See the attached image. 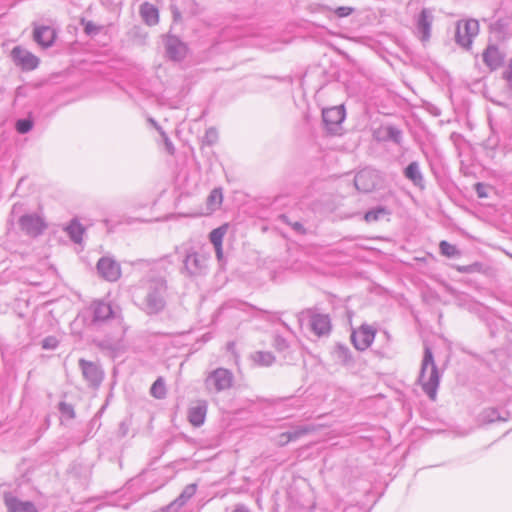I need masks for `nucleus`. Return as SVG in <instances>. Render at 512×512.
Wrapping results in <instances>:
<instances>
[{"label":"nucleus","instance_id":"1","mask_svg":"<svg viewBox=\"0 0 512 512\" xmlns=\"http://www.w3.org/2000/svg\"><path fill=\"white\" fill-rule=\"evenodd\" d=\"M419 382L423 390L431 399L434 400L436 398V391L439 385V374L434 362L433 353L428 347L424 350Z\"/></svg>","mask_w":512,"mask_h":512},{"label":"nucleus","instance_id":"2","mask_svg":"<svg viewBox=\"0 0 512 512\" xmlns=\"http://www.w3.org/2000/svg\"><path fill=\"white\" fill-rule=\"evenodd\" d=\"M479 33V23L475 19L459 21L456 25L455 42L466 50H470L473 39Z\"/></svg>","mask_w":512,"mask_h":512},{"label":"nucleus","instance_id":"3","mask_svg":"<svg viewBox=\"0 0 512 512\" xmlns=\"http://www.w3.org/2000/svg\"><path fill=\"white\" fill-rule=\"evenodd\" d=\"M96 269L98 275L108 282H116L122 274L120 263L112 256L101 257L96 264Z\"/></svg>","mask_w":512,"mask_h":512},{"label":"nucleus","instance_id":"4","mask_svg":"<svg viewBox=\"0 0 512 512\" xmlns=\"http://www.w3.org/2000/svg\"><path fill=\"white\" fill-rule=\"evenodd\" d=\"M20 229L28 236L37 237L46 229L47 225L37 214H25L19 218Z\"/></svg>","mask_w":512,"mask_h":512},{"label":"nucleus","instance_id":"5","mask_svg":"<svg viewBox=\"0 0 512 512\" xmlns=\"http://www.w3.org/2000/svg\"><path fill=\"white\" fill-rule=\"evenodd\" d=\"M322 118L328 132L336 134L345 119L344 107L341 105L324 109L322 111Z\"/></svg>","mask_w":512,"mask_h":512},{"label":"nucleus","instance_id":"6","mask_svg":"<svg viewBox=\"0 0 512 512\" xmlns=\"http://www.w3.org/2000/svg\"><path fill=\"white\" fill-rule=\"evenodd\" d=\"M164 43L167 57L170 60L180 62L186 57L188 53L187 44L179 37L175 35H167Z\"/></svg>","mask_w":512,"mask_h":512},{"label":"nucleus","instance_id":"7","mask_svg":"<svg viewBox=\"0 0 512 512\" xmlns=\"http://www.w3.org/2000/svg\"><path fill=\"white\" fill-rule=\"evenodd\" d=\"M183 264L184 272L190 277L203 274L207 268L206 258L194 251L186 253Z\"/></svg>","mask_w":512,"mask_h":512},{"label":"nucleus","instance_id":"8","mask_svg":"<svg viewBox=\"0 0 512 512\" xmlns=\"http://www.w3.org/2000/svg\"><path fill=\"white\" fill-rule=\"evenodd\" d=\"M379 176L373 169H363L354 178V185L360 192H371L378 184Z\"/></svg>","mask_w":512,"mask_h":512},{"label":"nucleus","instance_id":"9","mask_svg":"<svg viewBox=\"0 0 512 512\" xmlns=\"http://www.w3.org/2000/svg\"><path fill=\"white\" fill-rule=\"evenodd\" d=\"M375 329L368 325H362L351 334L353 345L358 350H366L370 347L375 338Z\"/></svg>","mask_w":512,"mask_h":512},{"label":"nucleus","instance_id":"10","mask_svg":"<svg viewBox=\"0 0 512 512\" xmlns=\"http://www.w3.org/2000/svg\"><path fill=\"white\" fill-rule=\"evenodd\" d=\"M206 383L208 387L213 388L215 391H223L232 386L233 376L230 371L220 368L208 376Z\"/></svg>","mask_w":512,"mask_h":512},{"label":"nucleus","instance_id":"11","mask_svg":"<svg viewBox=\"0 0 512 512\" xmlns=\"http://www.w3.org/2000/svg\"><path fill=\"white\" fill-rule=\"evenodd\" d=\"M11 56L15 64L20 66L23 70H33L39 64L38 57L20 46L13 48Z\"/></svg>","mask_w":512,"mask_h":512},{"label":"nucleus","instance_id":"12","mask_svg":"<svg viewBox=\"0 0 512 512\" xmlns=\"http://www.w3.org/2000/svg\"><path fill=\"white\" fill-rule=\"evenodd\" d=\"M505 56V53L494 44L488 45L482 54L484 64L492 71L502 66Z\"/></svg>","mask_w":512,"mask_h":512},{"label":"nucleus","instance_id":"13","mask_svg":"<svg viewBox=\"0 0 512 512\" xmlns=\"http://www.w3.org/2000/svg\"><path fill=\"white\" fill-rule=\"evenodd\" d=\"M4 504L7 512H38L32 502L22 501L11 493L4 494Z\"/></svg>","mask_w":512,"mask_h":512},{"label":"nucleus","instance_id":"14","mask_svg":"<svg viewBox=\"0 0 512 512\" xmlns=\"http://www.w3.org/2000/svg\"><path fill=\"white\" fill-rule=\"evenodd\" d=\"M33 39L42 48H49L55 42L56 31L50 26H35Z\"/></svg>","mask_w":512,"mask_h":512},{"label":"nucleus","instance_id":"15","mask_svg":"<svg viewBox=\"0 0 512 512\" xmlns=\"http://www.w3.org/2000/svg\"><path fill=\"white\" fill-rule=\"evenodd\" d=\"M374 137L378 141H392L399 145L402 142V131L393 125L382 126L374 131Z\"/></svg>","mask_w":512,"mask_h":512},{"label":"nucleus","instance_id":"16","mask_svg":"<svg viewBox=\"0 0 512 512\" xmlns=\"http://www.w3.org/2000/svg\"><path fill=\"white\" fill-rule=\"evenodd\" d=\"M433 15L431 10L424 8L417 19V32L422 41L430 38Z\"/></svg>","mask_w":512,"mask_h":512},{"label":"nucleus","instance_id":"17","mask_svg":"<svg viewBox=\"0 0 512 512\" xmlns=\"http://www.w3.org/2000/svg\"><path fill=\"white\" fill-rule=\"evenodd\" d=\"M405 178L411 181L416 187L424 189V177L417 161L411 162L403 171Z\"/></svg>","mask_w":512,"mask_h":512},{"label":"nucleus","instance_id":"18","mask_svg":"<svg viewBox=\"0 0 512 512\" xmlns=\"http://www.w3.org/2000/svg\"><path fill=\"white\" fill-rule=\"evenodd\" d=\"M207 414V406L205 403H199L189 408L187 413L188 421L194 427L204 424Z\"/></svg>","mask_w":512,"mask_h":512},{"label":"nucleus","instance_id":"19","mask_svg":"<svg viewBox=\"0 0 512 512\" xmlns=\"http://www.w3.org/2000/svg\"><path fill=\"white\" fill-rule=\"evenodd\" d=\"M140 15L143 21L149 26L156 25L159 22L158 9L148 2H144L140 6Z\"/></svg>","mask_w":512,"mask_h":512},{"label":"nucleus","instance_id":"20","mask_svg":"<svg viewBox=\"0 0 512 512\" xmlns=\"http://www.w3.org/2000/svg\"><path fill=\"white\" fill-rule=\"evenodd\" d=\"M311 327L317 335H324L330 331V320L326 315H315L311 319Z\"/></svg>","mask_w":512,"mask_h":512},{"label":"nucleus","instance_id":"21","mask_svg":"<svg viewBox=\"0 0 512 512\" xmlns=\"http://www.w3.org/2000/svg\"><path fill=\"white\" fill-rule=\"evenodd\" d=\"M65 231L73 242L77 244L82 242L85 229L77 220H72L71 223L65 228Z\"/></svg>","mask_w":512,"mask_h":512},{"label":"nucleus","instance_id":"22","mask_svg":"<svg viewBox=\"0 0 512 512\" xmlns=\"http://www.w3.org/2000/svg\"><path fill=\"white\" fill-rule=\"evenodd\" d=\"M223 193L221 188L213 189L207 197V210L209 212L216 211L222 204Z\"/></svg>","mask_w":512,"mask_h":512},{"label":"nucleus","instance_id":"23","mask_svg":"<svg viewBox=\"0 0 512 512\" xmlns=\"http://www.w3.org/2000/svg\"><path fill=\"white\" fill-rule=\"evenodd\" d=\"M111 314V307L106 303H98L94 307V319L97 321L106 320Z\"/></svg>","mask_w":512,"mask_h":512},{"label":"nucleus","instance_id":"24","mask_svg":"<svg viewBox=\"0 0 512 512\" xmlns=\"http://www.w3.org/2000/svg\"><path fill=\"white\" fill-rule=\"evenodd\" d=\"M439 249L441 254L448 258L458 257L461 254L455 245L444 240L440 242Z\"/></svg>","mask_w":512,"mask_h":512},{"label":"nucleus","instance_id":"25","mask_svg":"<svg viewBox=\"0 0 512 512\" xmlns=\"http://www.w3.org/2000/svg\"><path fill=\"white\" fill-rule=\"evenodd\" d=\"M80 366L82 368L83 374L86 378L90 380H95L98 376L97 367L90 362H86L84 360H80Z\"/></svg>","mask_w":512,"mask_h":512},{"label":"nucleus","instance_id":"26","mask_svg":"<svg viewBox=\"0 0 512 512\" xmlns=\"http://www.w3.org/2000/svg\"><path fill=\"white\" fill-rule=\"evenodd\" d=\"M225 233L226 226H220L210 232L209 239L213 246H220L222 244Z\"/></svg>","mask_w":512,"mask_h":512},{"label":"nucleus","instance_id":"27","mask_svg":"<svg viewBox=\"0 0 512 512\" xmlns=\"http://www.w3.org/2000/svg\"><path fill=\"white\" fill-rule=\"evenodd\" d=\"M387 214V210L384 207H377L369 210L365 213L364 219L367 222H374L379 220L382 216Z\"/></svg>","mask_w":512,"mask_h":512},{"label":"nucleus","instance_id":"28","mask_svg":"<svg viewBox=\"0 0 512 512\" xmlns=\"http://www.w3.org/2000/svg\"><path fill=\"white\" fill-rule=\"evenodd\" d=\"M503 79L506 81V89L509 97L512 98V58L509 60L507 67L503 71Z\"/></svg>","mask_w":512,"mask_h":512},{"label":"nucleus","instance_id":"29","mask_svg":"<svg viewBox=\"0 0 512 512\" xmlns=\"http://www.w3.org/2000/svg\"><path fill=\"white\" fill-rule=\"evenodd\" d=\"M151 394L156 397V398H163L166 394V388H165V384H164V381L159 378L157 379L152 387H151Z\"/></svg>","mask_w":512,"mask_h":512},{"label":"nucleus","instance_id":"30","mask_svg":"<svg viewBox=\"0 0 512 512\" xmlns=\"http://www.w3.org/2000/svg\"><path fill=\"white\" fill-rule=\"evenodd\" d=\"M33 128V121L31 119H19L16 122V130L20 134H26Z\"/></svg>","mask_w":512,"mask_h":512},{"label":"nucleus","instance_id":"31","mask_svg":"<svg viewBox=\"0 0 512 512\" xmlns=\"http://www.w3.org/2000/svg\"><path fill=\"white\" fill-rule=\"evenodd\" d=\"M217 139H218V132H217V130L215 128L211 127V128L206 130L204 138H203V141L207 145L215 144Z\"/></svg>","mask_w":512,"mask_h":512},{"label":"nucleus","instance_id":"32","mask_svg":"<svg viewBox=\"0 0 512 512\" xmlns=\"http://www.w3.org/2000/svg\"><path fill=\"white\" fill-rule=\"evenodd\" d=\"M149 281L153 288H161L167 285V280L164 275L150 276Z\"/></svg>","mask_w":512,"mask_h":512},{"label":"nucleus","instance_id":"33","mask_svg":"<svg viewBox=\"0 0 512 512\" xmlns=\"http://www.w3.org/2000/svg\"><path fill=\"white\" fill-rule=\"evenodd\" d=\"M353 12H354V9L352 7H347V6H340L334 10V13L340 18L347 17V16L351 15Z\"/></svg>","mask_w":512,"mask_h":512},{"label":"nucleus","instance_id":"34","mask_svg":"<svg viewBox=\"0 0 512 512\" xmlns=\"http://www.w3.org/2000/svg\"><path fill=\"white\" fill-rule=\"evenodd\" d=\"M84 31L87 35H95L99 32L100 28L91 21L83 22Z\"/></svg>","mask_w":512,"mask_h":512},{"label":"nucleus","instance_id":"35","mask_svg":"<svg viewBox=\"0 0 512 512\" xmlns=\"http://www.w3.org/2000/svg\"><path fill=\"white\" fill-rule=\"evenodd\" d=\"M280 218H281V220H282V221H284V222H286V223H288V224H289V222H288V220H287V216H285V215H281V216H280ZM290 225L292 226V228H293L296 232H298V233H300V234H305L306 230H305L304 226H303L300 222L290 223Z\"/></svg>","mask_w":512,"mask_h":512},{"label":"nucleus","instance_id":"36","mask_svg":"<svg viewBox=\"0 0 512 512\" xmlns=\"http://www.w3.org/2000/svg\"><path fill=\"white\" fill-rule=\"evenodd\" d=\"M312 431L310 428H303L301 430L296 431L293 436L291 434H282L281 437L285 438L286 441H290L292 439H295L303 434H306L308 432Z\"/></svg>","mask_w":512,"mask_h":512},{"label":"nucleus","instance_id":"37","mask_svg":"<svg viewBox=\"0 0 512 512\" xmlns=\"http://www.w3.org/2000/svg\"><path fill=\"white\" fill-rule=\"evenodd\" d=\"M480 267H481V265L479 263H474V264L468 265V266H459L458 271L469 273V272L479 271Z\"/></svg>","mask_w":512,"mask_h":512},{"label":"nucleus","instance_id":"38","mask_svg":"<svg viewBox=\"0 0 512 512\" xmlns=\"http://www.w3.org/2000/svg\"><path fill=\"white\" fill-rule=\"evenodd\" d=\"M174 21L178 22L182 20L181 12L176 5L170 7Z\"/></svg>","mask_w":512,"mask_h":512},{"label":"nucleus","instance_id":"39","mask_svg":"<svg viewBox=\"0 0 512 512\" xmlns=\"http://www.w3.org/2000/svg\"><path fill=\"white\" fill-rule=\"evenodd\" d=\"M161 135H162V136H163V138H164L165 145H166V149L168 150V152H169L170 154H173V152H174V146H173L172 142L169 140V138L166 136V134H165L163 131H161Z\"/></svg>","mask_w":512,"mask_h":512},{"label":"nucleus","instance_id":"40","mask_svg":"<svg viewBox=\"0 0 512 512\" xmlns=\"http://www.w3.org/2000/svg\"><path fill=\"white\" fill-rule=\"evenodd\" d=\"M215 248V253H216V257L219 261H222L223 260V248H222V244L220 246H214Z\"/></svg>","mask_w":512,"mask_h":512},{"label":"nucleus","instance_id":"41","mask_svg":"<svg viewBox=\"0 0 512 512\" xmlns=\"http://www.w3.org/2000/svg\"><path fill=\"white\" fill-rule=\"evenodd\" d=\"M189 5H190L189 14L196 15L198 13L197 5L193 1H189Z\"/></svg>","mask_w":512,"mask_h":512},{"label":"nucleus","instance_id":"42","mask_svg":"<svg viewBox=\"0 0 512 512\" xmlns=\"http://www.w3.org/2000/svg\"><path fill=\"white\" fill-rule=\"evenodd\" d=\"M149 121L151 122V124H153V125L156 127V129H157L158 131H160V132L162 131L161 127H159V126L157 125V123H156L153 119H150Z\"/></svg>","mask_w":512,"mask_h":512},{"label":"nucleus","instance_id":"43","mask_svg":"<svg viewBox=\"0 0 512 512\" xmlns=\"http://www.w3.org/2000/svg\"><path fill=\"white\" fill-rule=\"evenodd\" d=\"M234 512H247L246 510L242 509V508H238L236 509Z\"/></svg>","mask_w":512,"mask_h":512},{"label":"nucleus","instance_id":"44","mask_svg":"<svg viewBox=\"0 0 512 512\" xmlns=\"http://www.w3.org/2000/svg\"><path fill=\"white\" fill-rule=\"evenodd\" d=\"M43 347H44V348H48V347H49V346L47 345V342H46V341L44 342Z\"/></svg>","mask_w":512,"mask_h":512}]
</instances>
